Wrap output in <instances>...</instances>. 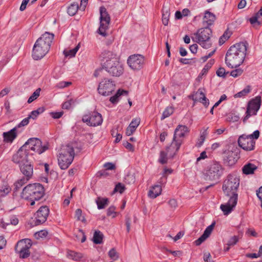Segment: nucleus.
<instances>
[{"instance_id":"nucleus-1","label":"nucleus","mask_w":262,"mask_h":262,"mask_svg":"<svg viewBox=\"0 0 262 262\" xmlns=\"http://www.w3.org/2000/svg\"><path fill=\"white\" fill-rule=\"evenodd\" d=\"M101 56L103 58L102 68L95 71V77L103 75L104 71L110 75L116 77H119L123 73V68L112 52L104 51Z\"/></svg>"},{"instance_id":"nucleus-2","label":"nucleus","mask_w":262,"mask_h":262,"mask_svg":"<svg viewBox=\"0 0 262 262\" xmlns=\"http://www.w3.org/2000/svg\"><path fill=\"white\" fill-rule=\"evenodd\" d=\"M248 45L246 41L240 42L230 47L225 57V63L229 68H236L243 63Z\"/></svg>"},{"instance_id":"nucleus-3","label":"nucleus","mask_w":262,"mask_h":262,"mask_svg":"<svg viewBox=\"0 0 262 262\" xmlns=\"http://www.w3.org/2000/svg\"><path fill=\"white\" fill-rule=\"evenodd\" d=\"M54 35L46 32L36 41L32 51V57L35 60L43 57L49 52Z\"/></svg>"},{"instance_id":"nucleus-4","label":"nucleus","mask_w":262,"mask_h":262,"mask_svg":"<svg viewBox=\"0 0 262 262\" xmlns=\"http://www.w3.org/2000/svg\"><path fill=\"white\" fill-rule=\"evenodd\" d=\"M45 190L43 185L40 183L29 184L22 190L20 197L21 199L30 201V205L33 206L35 201L43 198Z\"/></svg>"},{"instance_id":"nucleus-5","label":"nucleus","mask_w":262,"mask_h":262,"mask_svg":"<svg viewBox=\"0 0 262 262\" xmlns=\"http://www.w3.org/2000/svg\"><path fill=\"white\" fill-rule=\"evenodd\" d=\"M239 185V179L235 174H229L224 180L222 189L224 194L231 198L238 199L237 193Z\"/></svg>"},{"instance_id":"nucleus-6","label":"nucleus","mask_w":262,"mask_h":262,"mask_svg":"<svg viewBox=\"0 0 262 262\" xmlns=\"http://www.w3.org/2000/svg\"><path fill=\"white\" fill-rule=\"evenodd\" d=\"M75 156L73 147L69 145L62 146L58 158V163L61 169H66L72 163Z\"/></svg>"},{"instance_id":"nucleus-7","label":"nucleus","mask_w":262,"mask_h":262,"mask_svg":"<svg viewBox=\"0 0 262 262\" xmlns=\"http://www.w3.org/2000/svg\"><path fill=\"white\" fill-rule=\"evenodd\" d=\"M212 33L211 29L208 27H206L198 29L196 32L194 33L195 37H192V39L193 41L199 43L202 48L208 49L212 45L211 40Z\"/></svg>"},{"instance_id":"nucleus-8","label":"nucleus","mask_w":262,"mask_h":262,"mask_svg":"<svg viewBox=\"0 0 262 262\" xmlns=\"http://www.w3.org/2000/svg\"><path fill=\"white\" fill-rule=\"evenodd\" d=\"M259 136V132L258 130L250 135H242L238 138V145L245 150H253L255 144L254 139H257Z\"/></svg>"},{"instance_id":"nucleus-9","label":"nucleus","mask_w":262,"mask_h":262,"mask_svg":"<svg viewBox=\"0 0 262 262\" xmlns=\"http://www.w3.org/2000/svg\"><path fill=\"white\" fill-rule=\"evenodd\" d=\"M223 173L221 165L217 162H213L208 167L205 173V179L206 181H216Z\"/></svg>"},{"instance_id":"nucleus-10","label":"nucleus","mask_w":262,"mask_h":262,"mask_svg":"<svg viewBox=\"0 0 262 262\" xmlns=\"http://www.w3.org/2000/svg\"><path fill=\"white\" fill-rule=\"evenodd\" d=\"M32 241L29 238H25L19 241L15 247V250L19 254L21 258H26L30 256V248L32 246Z\"/></svg>"},{"instance_id":"nucleus-11","label":"nucleus","mask_w":262,"mask_h":262,"mask_svg":"<svg viewBox=\"0 0 262 262\" xmlns=\"http://www.w3.org/2000/svg\"><path fill=\"white\" fill-rule=\"evenodd\" d=\"M100 27L98 30V33L103 36H106V30L108 28L111 18L104 7L100 8Z\"/></svg>"},{"instance_id":"nucleus-12","label":"nucleus","mask_w":262,"mask_h":262,"mask_svg":"<svg viewBox=\"0 0 262 262\" xmlns=\"http://www.w3.org/2000/svg\"><path fill=\"white\" fill-rule=\"evenodd\" d=\"M24 145L26 146V148L28 149L29 152L32 150L38 155L42 154L48 149L46 145L42 146L41 140L36 138H30Z\"/></svg>"},{"instance_id":"nucleus-13","label":"nucleus","mask_w":262,"mask_h":262,"mask_svg":"<svg viewBox=\"0 0 262 262\" xmlns=\"http://www.w3.org/2000/svg\"><path fill=\"white\" fill-rule=\"evenodd\" d=\"M116 85L111 79L104 78L99 84L97 91L102 96L110 95L115 90Z\"/></svg>"},{"instance_id":"nucleus-14","label":"nucleus","mask_w":262,"mask_h":262,"mask_svg":"<svg viewBox=\"0 0 262 262\" xmlns=\"http://www.w3.org/2000/svg\"><path fill=\"white\" fill-rule=\"evenodd\" d=\"M260 96H257L249 102L246 113V115L243 119L244 123H245L251 116L255 115L256 114L260 108Z\"/></svg>"},{"instance_id":"nucleus-15","label":"nucleus","mask_w":262,"mask_h":262,"mask_svg":"<svg viewBox=\"0 0 262 262\" xmlns=\"http://www.w3.org/2000/svg\"><path fill=\"white\" fill-rule=\"evenodd\" d=\"M127 64L134 70H139L143 67L144 57L140 54L130 55L127 59Z\"/></svg>"},{"instance_id":"nucleus-16","label":"nucleus","mask_w":262,"mask_h":262,"mask_svg":"<svg viewBox=\"0 0 262 262\" xmlns=\"http://www.w3.org/2000/svg\"><path fill=\"white\" fill-rule=\"evenodd\" d=\"M82 121L86 123L89 126H96L101 124L103 119L100 113L92 112L90 115L83 116Z\"/></svg>"},{"instance_id":"nucleus-17","label":"nucleus","mask_w":262,"mask_h":262,"mask_svg":"<svg viewBox=\"0 0 262 262\" xmlns=\"http://www.w3.org/2000/svg\"><path fill=\"white\" fill-rule=\"evenodd\" d=\"M30 152L28 151V149L26 148V145H23L17 151V152L13 155L12 157V161L15 163L21 164L29 162L28 159V155Z\"/></svg>"},{"instance_id":"nucleus-18","label":"nucleus","mask_w":262,"mask_h":262,"mask_svg":"<svg viewBox=\"0 0 262 262\" xmlns=\"http://www.w3.org/2000/svg\"><path fill=\"white\" fill-rule=\"evenodd\" d=\"M49 212L50 210L48 206H41L34 214V225L37 226L44 223L47 221Z\"/></svg>"},{"instance_id":"nucleus-19","label":"nucleus","mask_w":262,"mask_h":262,"mask_svg":"<svg viewBox=\"0 0 262 262\" xmlns=\"http://www.w3.org/2000/svg\"><path fill=\"white\" fill-rule=\"evenodd\" d=\"M189 97L192 99L194 102H200L203 103L206 107H207L209 104V99L206 97L205 94L201 89H199L193 95L189 96Z\"/></svg>"},{"instance_id":"nucleus-20","label":"nucleus","mask_w":262,"mask_h":262,"mask_svg":"<svg viewBox=\"0 0 262 262\" xmlns=\"http://www.w3.org/2000/svg\"><path fill=\"white\" fill-rule=\"evenodd\" d=\"M183 140L181 139H177V140H174V138L172 139V141L169 146H167L166 150L168 154V155L173 157L176 152L179 150L182 143Z\"/></svg>"},{"instance_id":"nucleus-21","label":"nucleus","mask_w":262,"mask_h":262,"mask_svg":"<svg viewBox=\"0 0 262 262\" xmlns=\"http://www.w3.org/2000/svg\"><path fill=\"white\" fill-rule=\"evenodd\" d=\"M237 199L229 198V199L226 204H222L220 206V208L223 212L224 215L229 214L235 207L237 204Z\"/></svg>"},{"instance_id":"nucleus-22","label":"nucleus","mask_w":262,"mask_h":262,"mask_svg":"<svg viewBox=\"0 0 262 262\" xmlns=\"http://www.w3.org/2000/svg\"><path fill=\"white\" fill-rule=\"evenodd\" d=\"M224 162L228 166H232L237 161V155L231 150L226 151L224 153Z\"/></svg>"},{"instance_id":"nucleus-23","label":"nucleus","mask_w":262,"mask_h":262,"mask_svg":"<svg viewBox=\"0 0 262 262\" xmlns=\"http://www.w3.org/2000/svg\"><path fill=\"white\" fill-rule=\"evenodd\" d=\"M20 170L24 176L31 178L33 173V166L30 162L21 164L19 165Z\"/></svg>"},{"instance_id":"nucleus-24","label":"nucleus","mask_w":262,"mask_h":262,"mask_svg":"<svg viewBox=\"0 0 262 262\" xmlns=\"http://www.w3.org/2000/svg\"><path fill=\"white\" fill-rule=\"evenodd\" d=\"M188 128L185 125H179L174 130L173 135L174 140H177V139H182L185 136L186 133L189 132Z\"/></svg>"},{"instance_id":"nucleus-25","label":"nucleus","mask_w":262,"mask_h":262,"mask_svg":"<svg viewBox=\"0 0 262 262\" xmlns=\"http://www.w3.org/2000/svg\"><path fill=\"white\" fill-rule=\"evenodd\" d=\"M31 178H28L27 177L25 176L24 177L18 180L14 183V188L13 192V197L15 199L18 194L19 189L25 184H26Z\"/></svg>"},{"instance_id":"nucleus-26","label":"nucleus","mask_w":262,"mask_h":262,"mask_svg":"<svg viewBox=\"0 0 262 262\" xmlns=\"http://www.w3.org/2000/svg\"><path fill=\"white\" fill-rule=\"evenodd\" d=\"M16 129L17 127H15L9 132H4L3 134L4 142L12 143L17 137Z\"/></svg>"},{"instance_id":"nucleus-27","label":"nucleus","mask_w":262,"mask_h":262,"mask_svg":"<svg viewBox=\"0 0 262 262\" xmlns=\"http://www.w3.org/2000/svg\"><path fill=\"white\" fill-rule=\"evenodd\" d=\"M140 124L139 119H133L129 126L127 127L125 134L127 136H129L132 135L136 130L137 127Z\"/></svg>"},{"instance_id":"nucleus-28","label":"nucleus","mask_w":262,"mask_h":262,"mask_svg":"<svg viewBox=\"0 0 262 262\" xmlns=\"http://www.w3.org/2000/svg\"><path fill=\"white\" fill-rule=\"evenodd\" d=\"M161 185H155L151 187V189L148 191V195L150 198L155 199L161 194Z\"/></svg>"},{"instance_id":"nucleus-29","label":"nucleus","mask_w":262,"mask_h":262,"mask_svg":"<svg viewBox=\"0 0 262 262\" xmlns=\"http://www.w3.org/2000/svg\"><path fill=\"white\" fill-rule=\"evenodd\" d=\"M215 19V16L212 13L206 11L203 19L204 25L210 26L213 24Z\"/></svg>"},{"instance_id":"nucleus-30","label":"nucleus","mask_w":262,"mask_h":262,"mask_svg":"<svg viewBox=\"0 0 262 262\" xmlns=\"http://www.w3.org/2000/svg\"><path fill=\"white\" fill-rule=\"evenodd\" d=\"M257 167L253 164L248 163L243 167V172L246 174H253Z\"/></svg>"},{"instance_id":"nucleus-31","label":"nucleus","mask_w":262,"mask_h":262,"mask_svg":"<svg viewBox=\"0 0 262 262\" xmlns=\"http://www.w3.org/2000/svg\"><path fill=\"white\" fill-rule=\"evenodd\" d=\"M128 92L127 91L119 89L117 91L116 94L114 96H113L110 98V100L112 103H115L118 101V98L120 96H121V95L127 96L128 95Z\"/></svg>"},{"instance_id":"nucleus-32","label":"nucleus","mask_w":262,"mask_h":262,"mask_svg":"<svg viewBox=\"0 0 262 262\" xmlns=\"http://www.w3.org/2000/svg\"><path fill=\"white\" fill-rule=\"evenodd\" d=\"M96 203L99 209H103L108 205V199L107 198L98 197L96 200Z\"/></svg>"},{"instance_id":"nucleus-33","label":"nucleus","mask_w":262,"mask_h":262,"mask_svg":"<svg viewBox=\"0 0 262 262\" xmlns=\"http://www.w3.org/2000/svg\"><path fill=\"white\" fill-rule=\"evenodd\" d=\"M103 234L99 230H96L94 233L93 242L96 244H100L102 243Z\"/></svg>"},{"instance_id":"nucleus-34","label":"nucleus","mask_w":262,"mask_h":262,"mask_svg":"<svg viewBox=\"0 0 262 262\" xmlns=\"http://www.w3.org/2000/svg\"><path fill=\"white\" fill-rule=\"evenodd\" d=\"M68 257L73 260L78 261L83 257V254L73 251H69L68 252Z\"/></svg>"},{"instance_id":"nucleus-35","label":"nucleus","mask_w":262,"mask_h":262,"mask_svg":"<svg viewBox=\"0 0 262 262\" xmlns=\"http://www.w3.org/2000/svg\"><path fill=\"white\" fill-rule=\"evenodd\" d=\"M78 8H79V7L77 3L72 4L68 7L67 12L69 15L73 16L77 13Z\"/></svg>"},{"instance_id":"nucleus-36","label":"nucleus","mask_w":262,"mask_h":262,"mask_svg":"<svg viewBox=\"0 0 262 262\" xmlns=\"http://www.w3.org/2000/svg\"><path fill=\"white\" fill-rule=\"evenodd\" d=\"M11 191V188L8 184L3 185L0 188V197L6 196Z\"/></svg>"},{"instance_id":"nucleus-37","label":"nucleus","mask_w":262,"mask_h":262,"mask_svg":"<svg viewBox=\"0 0 262 262\" xmlns=\"http://www.w3.org/2000/svg\"><path fill=\"white\" fill-rule=\"evenodd\" d=\"M79 48H80V44L79 43L74 49H73L72 50H70L69 51L64 50L63 51V53H64L65 56H66V57L69 56L71 57H74V56H75L77 52L78 51Z\"/></svg>"},{"instance_id":"nucleus-38","label":"nucleus","mask_w":262,"mask_h":262,"mask_svg":"<svg viewBox=\"0 0 262 262\" xmlns=\"http://www.w3.org/2000/svg\"><path fill=\"white\" fill-rule=\"evenodd\" d=\"M173 108L171 106L167 107L165 110L164 111L161 119L162 120L168 117L171 115H172L173 113Z\"/></svg>"},{"instance_id":"nucleus-39","label":"nucleus","mask_w":262,"mask_h":262,"mask_svg":"<svg viewBox=\"0 0 262 262\" xmlns=\"http://www.w3.org/2000/svg\"><path fill=\"white\" fill-rule=\"evenodd\" d=\"M40 91V88L37 89L34 92V93L32 94V95L29 98L28 100V103H30L36 100L39 96Z\"/></svg>"},{"instance_id":"nucleus-40","label":"nucleus","mask_w":262,"mask_h":262,"mask_svg":"<svg viewBox=\"0 0 262 262\" xmlns=\"http://www.w3.org/2000/svg\"><path fill=\"white\" fill-rule=\"evenodd\" d=\"M250 92V86L248 85L244 90L234 95L235 98H240L246 96Z\"/></svg>"},{"instance_id":"nucleus-41","label":"nucleus","mask_w":262,"mask_h":262,"mask_svg":"<svg viewBox=\"0 0 262 262\" xmlns=\"http://www.w3.org/2000/svg\"><path fill=\"white\" fill-rule=\"evenodd\" d=\"M167 155L168 154L167 153V151H166V152L164 151H161L160 152V158L159 159V162L162 164H164L167 163Z\"/></svg>"},{"instance_id":"nucleus-42","label":"nucleus","mask_w":262,"mask_h":262,"mask_svg":"<svg viewBox=\"0 0 262 262\" xmlns=\"http://www.w3.org/2000/svg\"><path fill=\"white\" fill-rule=\"evenodd\" d=\"M207 129L208 128L204 130L202 133H201L200 139L199 140V142L196 144V146L198 147H201L203 143H204L206 139V136L207 135Z\"/></svg>"},{"instance_id":"nucleus-43","label":"nucleus","mask_w":262,"mask_h":262,"mask_svg":"<svg viewBox=\"0 0 262 262\" xmlns=\"http://www.w3.org/2000/svg\"><path fill=\"white\" fill-rule=\"evenodd\" d=\"M75 103V100L73 99H70L67 101L64 102L62 106L63 109L69 110L71 108L72 105H74Z\"/></svg>"},{"instance_id":"nucleus-44","label":"nucleus","mask_w":262,"mask_h":262,"mask_svg":"<svg viewBox=\"0 0 262 262\" xmlns=\"http://www.w3.org/2000/svg\"><path fill=\"white\" fill-rule=\"evenodd\" d=\"M214 63V60L213 59L210 60L204 66V68L202 70V75H204L207 73L208 71L211 68L213 64Z\"/></svg>"},{"instance_id":"nucleus-45","label":"nucleus","mask_w":262,"mask_h":262,"mask_svg":"<svg viewBox=\"0 0 262 262\" xmlns=\"http://www.w3.org/2000/svg\"><path fill=\"white\" fill-rule=\"evenodd\" d=\"M215 225V223H213L211 225H210V226H208L206 229L205 230L203 235L204 236H205L207 238L210 236V235L211 234L212 230H213V227Z\"/></svg>"},{"instance_id":"nucleus-46","label":"nucleus","mask_w":262,"mask_h":262,"mask_svg":"<svg viewBox=\"0 0 262 262\" xmlns=\"http://www.w3.org/2000/svg\"><path fill=\"white\" fill-rule=\"evenodd\" d=\"M125 190V186L121 183H118L117 184H116L114 189V192H119L120 193L122 194Z\"/></svg>"},{"instance_id":"nucleus-47","label":"nucleus","mask_w":262,"mask_h":262,"mask_svg":"<svg viewBox=\"0 0 262 262\" xmlns=\"http://www.w3.org/2000/svg\"><path fill=\"white\" fill-rule=\"evenodd\" d=\"M75 217L78 221L85 222L86 220L84 217H82V210L81 209H77L75 211Z\"/></svg>"},{"instance_id":"nucleus-48","label":"nucleus","mask_w":262,"mask_h":262,"mask_svg":"<svg viewBox=\"0 0 262 262\" xmlns=\"http://www.w3.org/2000/svg\"><path fill=\"white\" fill-rule=\"evenodd\" d=\"M108 255L110 257L115 260H117L119 258V255L118 253L116 252V250L114 248L112 249L109 252H108Z\"/></svg>"},{"instance_id":"nucleus-49","label":"nucleus","mask_w":262,"mask_h":262,"mask_svg":"<svg viewBox=\"0 0 262 262\" xmlns=\"http://www.w3.org/2000/svg\"><path fill=\"white\" fill-rule=\"evenodd\" d=\"M125 182L126 183L131 184L135 182V177L133 174H127L125 178Z\"/></svg>"},{"instance_id":"nucleus-50","label":"nucleus","mask_w":262,"mask_h":262,"mask_svg":"<svg viewBox=\"0 0 262 262\" xmlns=\"http://www.w3.org/2000/svg\"><path fill=\"white\" fill-rule=\"evenodd\" d=\"M243 70L241 69H236L230 72V75L233 77H237L242 74Z\"/></svg>"},{"instance_id":"nucleus-51","label":"nucleus","mask_w":262,"mask_h":262,"mask_svg":"<svg viewBox=\"0 0 262 262\" xmlns=\"http://www.w3.org/2000/svg\"><path fill=\"white\" fill-rule=\"evenodd\" d=\"M228 72H226L225 69L224 68H220L216 71V75L219 77H225L226 75L228 74Z\"/></svg>"},{"instance_id":"nucleus-52","label":"nucleus","mask_w":262,"mask_h":262,"mask_svg":"<svg viewBox=\"0 0 262 262\" xmlns=\"http://www.w3.org/2000/svg\"><path fill=\"white\" fill-rule=\"evenodd\" d=\"M169 12L166 11L165 13L163 14L162 15V23L164 25L166 26L168 24L169 21Z\"/></svg>"},{"instance_id":"nucleus-53","label":"nucleus","mask_w":262,"mask_h":262,"mask_svg":"<svg viewBox=\"0 0 262 262\" xmlns=\"http://www.w3.org/2000/svg\"><path fill=\"white\" fill-rule=\"evenodd\" d=\"M116 207L114 206H110L107 210V215L111 216L113 215V217H115L116 215V212L115 211Z\"/></svg>"},{"instance_id":"nucleus-54","label":"nucleus","mask_w":262,"mask_h":262,"mask_svg":"<svg viewBox=\"0 0 262 262\" xmlns=\"http://www.w3.org/2000/svg\"><path fill=\"white\" fill-rule=\"evenodd\" d=\"M238 241V238L237 236H232L228 242L227 245L229 246H233L235 245Z\"/></svg>"},{"instance_id":"nucleus-55","label":"nucleus","mask_w":262,"mask_h":262,"mask_svg":"<svg viewBox=\"0 0 262 262\" xmlns=\"http://www.w3.org/2000/svg\"><path fill=\"white\" fill-rule=\"evenodd\" d=\"M48 234V232L47 230H40L35 233V236L37 238L38 237H41L43 238L46 237Z\"/></svg>"},{"instance_id":"nucleus-56","label":"nucleus","mask_w":262,"mask_h":262,"mask_svg":"<svg viewBox=\"0 0 262 262\" xmlns=\"http://www.w3.org/2000/svg\"><path fill=\"white\" fill-rule=\"evenodd\" d=\"M123 146L128 150H129L130 151H134V146L129 143L128 141H124L123 143Z\"/></svg>"},{"instance_id":"nucleus-57","label":"nucleus","mask_w":262,"mask_h":262,"mask_svg":"<svg viewBox=\"0 0 262 262\" xmlns=\"http://www.w3.org/2000/svg\"><path fill=\"white\" fill-rule=\"evenodd\" d=\"M229 38V36L227 35V33L225 32L223 35L220 37L219 39V43L220 45H223L226 40Z\"/></svg>"},{"instance_id":"nucleus-58","label":"nucleus","mask_w":262,"mask_h":262,"mask_svg":"<svg viewBox=\"0 0 262 262\" xmlns=\"http://www.w3.org/2000/svg\"><path fill=\"white\" fill-rule=\"evenodd\" d=\"M105 170H114L115 169V165L111 162H107L104 164Z\"/></svg>"},{"instance_id":"nucleus-59","label":"nucleus","mask_w":262,"mask_h":262,"mask_svg":"<svg viewBox=\"0 0 262 262\" xmlns=\"http://www.w3.org/2000/svg\"><path fill=\"white\" fill-rule=\"evenodd\" d=\"M50 114L54 119H59L62 116L63 113V112H51Z\"/></svg>"},{"instance_id":"nucleus-60","label":"nucleus","mask_w":262,"mask_h":262,"mask_svg":"<svg viewBox=\"0 0 262 262\" xmlns=\"http://www.w3.org/2000/svg\"><path fill=\"white\" fill-rule=\"evenodd\" d=\"M207 239V238L204 236L203 234L197 239L196 240L194 243H195V244L196 245V246H199L203 242H204L206 239Z\"/></svg>"},{"instance_id":"nucleus-61","label":"nucleus","mask_w":262,"mask_h":262,"mask_svg":"<svg viewBox=\"0 0 262 262\" xmlns=\"http://www.w3.org/2000/svg\"><path fill=\"white\" fill-rule=\"evenodd\" d=\"M29 117L24 119L17 125V127H20L21 126H24L27 125L29 122Z\"/></svg>"},{"instance_id":"nucleus-62","label":"nucleus","mask_w":262,"mask_h":262,"mask_svg":"<svg viewBox=\"0 0 262 262\" xmlns=\"http://www.w3.org/2000/svg\"><path fill=\"white\" fill-rule=\"evenodd\" d=\"M130 223H131V220L129 217L126 216L125 218V224L126 226V229L127 232H129L130 231Z\"/></svg>"},{"instance_id":"nucleus-63","label":"nucleus","mask_w":262,"mask_h":262,"mask_svg":"<svg viewBox=\"0 0 262 262\" xmlns=\"http://www.w3.org/2000/svg\"><path fill=\"white\" fill-rule=\"evenodd\" d=\"M39 115L38 112L37 111H33L31 112L30 114L28 116L29 119H35Z\"/></svg>"},{"instance_id":"nucleus-64","label":"nucleus","mask_w":262,"mask_h":262,"mask_svg":"<svg viewBox=\"0 0 262 262\" xmlns=\"http://www.w3.org/2000/svg\"><path fill=\"white\" fill-rule=\"evenodd\" d=\"M256 195L258 198L261 201V207L262 208V186H261L257 191Z\"/></svg>"}]
</instances>
